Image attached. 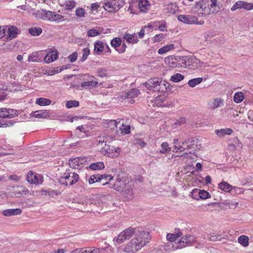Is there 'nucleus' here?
Returning a JSON list of instances; mask_svg holds the SVG:
<instances>
[{"instance_id": "58836bf2", "label": "nucleus", "mask_w": 253, "mask_h": 253, "mask_svg": "<svg viewBox=\"0 0 253 253\" xmlns=\"http://www.w3.org/2000/svg\"><path fill=\"white\" fill-rule=\"evenodd\" d=\"M51 103V100L44 98H40L36 101V103L41 106L48 105Z\"/></svg>"}, {"instance_id": "0e129e2a", "label": "nucleus", "mask_w": 253, "mask_h": 253, "mask_svg": "<svg viewBox=\"0 0 253 253\" xmlns=\"http://www.w3.org/2000/svg\"><path fill=\"white\" fill-rule=\"evenodd\" d=\"M7 27H0V39L6 35V31Z\"/></svg>"}, {"instance_id": "f3484780", "label": "nucleus", "mask_w": 253, "mask_h": 253, "mask_svg": "<svg viewBox=\"0 0 253 253\" xmlns=\"http://www.w3.org/2000/svg\"><path fill=\"white\" fill-rule=\"evenodd\" d=\"M91 78L93 79V80L82 83L81 86L84 88H91L96 86L98 84V81L93 76Z\"/></svg>"}, {"instance_id": "2f4dec72", "label": "nucleus", "mask_w": 253, "mask_h": 253, "mask_svg": "<svg viewBox=\"0 0 253 253\" xmlns=\"http://www.w3.org/2000/svg\"><path fill=\"white\" fill-rule=\"evenodd\" d=\"M122 42L121 38L119 37L115 38L111 40V44L112 47H113L116 51H117V49H118L121 45V43Z\"/></svg>"}, {"instance_id": "20e7f679", "label": "nucleus", "mask_w": 253, "mask_h": 253, "mask_svg": "<svg viewBox=\"0 0 253 253\" xmlns=\"http://www.w3.org/2000/svg\"><path fill=\"white\" fill-rule=\"evenodd\" d=\"M181 63L185 67L191 69H197L201 67V61L193 56H184L181 58Z\"/></svg>"}, {"instance_id": "c85d7f7f", "label": "nucleus", "mask_w": 253, "mask_h": 253, "mask_svg": "<svg viewBox=\"0 0 253 253\" xmlns=\"http://www.w3.org/2000/svg\"><path fill=\"white\" fill-rule=\"evenodd\" d=\"M138 6L141 11L144 12L148 9L149 4L147 0H140Z\"/></svg>"}, {"instance_id": "774afa93", "label": "nucleus", "mask_w": 253, "mask_h": 253, "mask_svg": "<svg viewBox=\"0 0 253 253\" xmlns=\"http://www.w3.org/2000/svg\"><path fill=\"white\" fill-rule=\"evenodd\" d=\"M243 6V8L246 9L251 10L253 9V4L252 3H249L244 2Z\"/></svg>"}, {"instance_id": "412c9836", "label": "nucleus", "mask_w": 253, "mask_h": 253, "mask_svg": "<svg viewBox=\"0 0 253 253\" xmlns=\"http://www.w3.org/2000/svg\"><path fill=\"white\" fill-rule=\"evenodd\" d=\"M29 191L27 188L23 186L17 187L14 190L15 195L18 197H22L28 194Z\"/></svg>"}, {"instance_id": "423d86ee", "label": "nucleus", "mask_w": 253, "mask_h": 253, "mask_svg": "<svg viewBox=\"0 0 253 253\" xmlns=\"http://www.w3.org/2000/svg\"><path fill=\"white\" fill-rule=\"evenodd\" d=\"M177 19L179 21L187 24L203 25L204 23L203 20L198 21L196 16L191 15H180Z\"/></svg>"}, {"instance_id": "9d476101", "label": "nucleus", "mask_w": 253, "mask_h": 253, "mask_svg": "<svg viewBox=\"0 0 253 253\" xmlns=\"http://www.w3.org/2000/svg\"><path fill=\"white\" fill-rule=\"evenodd\" d=\"M98 146L101 147V153L104 155L109 157L113 156L114 149L111 148L110 146L106 144V141L99 140L98 143Z\"/></svg>"}, {"instance_id": "5701e85b", "label": "nucleus", "mask_w": 253, "mask_h": 253, "mask_svg": "<svg viewBox=\"0 0 253 253\" xmlns=\"http://www.w3.org/2000/svg\"><path fill=\"white\" fill-rule=\"evenodd\" d=\"M31 115L37 118H44L48 116V112L46 110H39L33 112Z\"/></svg>"}, {"instance_id": "13d9d810", "label": "nucleus", "mask_w": 253, "mask_h": 253, "mask_svg": "<svg viewBox=\"0 0 253 253\" xmlns=\"http://www.w3.org/2000/svg\"><path fill=\"white\" fill-rule=\"evenodd\" d=\"M98 76L104 77L106 76V70L103 68H99L97 71Z\"/></svg>"}, {"instance_id": "a878e982", "label": "nucleus", "mask_w": 253, "mask_h": 253, "mask_svg": "<svg viewBox=\"0 0 253 253\" xmlns=\"http://www.w3.org/2000/svg\"><path fill=\"white\" fill-rule=\"evenodd\" d=\"M77 5L76 2L74 0H69L65 1L64 5L67 10L72 11Z\"/></svg>"}, {"instance_id": "b1692460", "label": "nucleus", "mask_w": 253, "mask_h": 253, "mask_svg": "<svg viewBox=\"0 0 253 253\" xmlns=\"http://www.w3.org/2000/svg\"><path fill=\"white\" fill-rule=\"evenodd\" d=\"M209 5V0H201L196 2L195 8L201 9L203 11H205Z\"/></svg>"}, {"instance_id": "f8f14e48", "label": "nucleus", "mask_w": 253, "mask_h": 253, "mask_svg": "<svg viewBox=\"0 0 253 253\" xmlns=\"http://www.w3.org/2000/svg\"><path fill=\"white\" fill-rule=\"evenodd\" d=\"M27 180L28 182L31 184H41L42 182V179L41 176L32 171H30L28 173Z\"/></svg>"}, {"instance_id": "338daca9", "label": "nucleus", "mask_w": 253, "mask_h": 253, "mask_svg": "<svg viewBox=\"0 0 253 253\" xmlns=\"http://www.w3.org/2000/svg\"><path fill=\"white\" fill-rule=\"evenodd\" d=\"M71 253H87L86 250L84 248L76 249L72 251Z\"/></svg>"}, {"instance_id": "de8ad7c7", "label": "nucleus", "mask_w": 253, "mask_h": 253, "mask_svg": "<svg viewBox=\"0 0 253 253\" xmlns=\"http://www.w3.org/2000/svg\"><path fill=\"white\" fill-rule=\"evenodd\" d=\"M90 54V50L88 47L84 48L83 49V56L81 58L82 62H84Z\"/></svg>"}, {"instance_id": "aec40b11", "label": "nucleus", "mask_w": 253, "mask_h": 253, "mask_svg": "<svg viewBox=\"0 0 253 253\" xmlns=\"http://www.w3.org/2000/svg\"><path fill=\"white\" fill-rule=\"evenodd\" d=\"M58 57V53L56 51H52L48 53L44 58L45 63H49L55 60Z\"/></svg>"}, {"instance_id": "79ce46f5", "label": "nucleus", "mask_w": 253, "mask_h": 253, "mask_svg": "<svg viewBox=\"0 0 253 253\" xmlns=\"http://www.w3.org/2000/svg\"><path fill=\"white\" fill-rule=\"evenodd\" d=\"M125 183L121 178H117L116 183L114 184V188L117 191L121 190L125 185Z\"/></svg>"}, {"instance_id": "4c0bfd02", "label": "nucleus", "mask_w": 253, "mask_h": 253, "mask_svg": "<svg viewBox=\"0 0 253 253\" xmlns=\"http://www.w3.org/2000/svg\"><path fill=\"white\" fill-rule=\"evenodd\" d=\"M203 79L202 78H194L189 81L188 84L190 87H195L197 85L200 84Z\"/></svg>"}, {"instance_id": "7ed1b4c3", "label": "nucleus", "mask_w": 253, "mask_h": 253, "mask_svg": "<svg viewBox=\"0 0 253 253\" xmlns=\"http://www.w3.org/2000/svg\"><path fill=\"white\" fill-rule=\"evenodd\" d=\"M79 179V175L75 172H69L68 170L63 174L60 179V182L62 184L72 185Z\"/></svg>"}, {"instance_id": "7c9ffc66", "label": "nucleus", "mask_w": 253, "mask_h": 253, "mask_svg": "<svg viewBox=\"0 0 253 253\" xmlns=\"http://www.w3.org/2000/svg\"><path fill=\"white\" fill-rule=\"evenodd\" d=\"M102 180V176L97 174H93L90 176L88 179V183L90 184H93L95 182H99Z\"/></svg>"}, {"instance_id": "393cba45", "label": "nucleus", "mask_w": 253, "mask_h": 253, "mask_svg": "<svg viewBox=\"0 0 253 253\" xmlns=\"http://www.w3.org/2000/svg\"><path fill=\"white\" fill-rule=\"evenodd\" d=\"M238 242L243 247H247L249 244V238L246 235H241L238 238Z\"/></svg>"}, {"instance_id": "ea45409f", "label": "nucleus", "mask_w": 253, "mask_h": 253, "mask_svg": "<svg viewBox=\"0 0 253 253\" xmlns=\"http://www.w3.org/2000/svg\"><path fill=\"white\" fill-rule=\"evenodd\" d=\"M162 149L160 151L161 154H166L169 153L171 151V148L169 147L168 142H163L161 144Z\"/></svg>"}, {"instance_id": "0eeeda50", "label": "nucleus", "mask_w": 253, "mask_h": 253, "mask_svg": "<svg viewBox=\"0 0 253 253\" xmlns=\"http://www.w3.org/2000/svg\"><path fill=\"white\" fill-rule=\"evenodd\" d=\"M135 233V228L129 227L121 232L114 241L118 243H121L126 240H128Z\"/></svg>"}, {"instance_id": "864d4df0", "label": "nucleus", "mask_w": 253, "mask_h": 253, "mask_svg": "<svg viewBox=\"0 0 253 253\" xmlns=\"http://www.w3.org/2000/svg\"><path fill=\"white\" fill-rule=\"evenodd\" d=\"M100 34V33L95 29H91L87 32V35L88 37H93L98 36Z\"/></svg>"}, {"instance_id": "4be33fe9", "label": "nucleus", "mask_w": 253, "mask_h": 253, "mask_svg": "<svg viewBox=\"0 0 253 253\" xmlns=\"http://www.w3.org/2000/svg\"><path fill=\"white\" fill-rule=\"evenodd\" d=\"M139 93V91L138 89H131L127 92L126 98L131 99L130 103H133L134 101L132 99L136 97Z\"/></svg>"}, {"instance_id": "a211bd4d", "label": "nucleus", "mask_w": 253, "mask_h": 253, "mask_svg": "<svg viewBox=\"0 0 253 253\" xmlns=\"http://www.w3.org/2000/svg\"><path fill=\"white\" fill-rule=\"evenodd\" d=\"M233 132L232 129L230 128H222L215 130V134L219 137H223L226 135H231Z\"/></svg>"}, {"instance_id": "680f3d73", "label": "nucleus", "mask_w": 253, "mask_h": 253, "mask_svg": "<svg viewBox=\"0 0 253 253\" xmlns=\"http://www.w3.org/2000/svg\"><path fill=\"white\" fill-rule=\"evenodd\" d=\"M164 38V35L163 34H160L156 35L154 37L153 39L154 42H159L162 40Z\"/></svg>"}, {"instance_id": "f704fd0d", "label": "nucleus", "mask_w": 253, "mask_h": 253, "mask_svg": "<svg viewBox=\"0 0 253 253\" xmlns=\"http://www.w3.org/2000/svg\"><path fill=\"white\" fill-rule=\"evenodd\" d=\"M89 168L92 170L102 169L104 168V165L103 162H98L91 164L89 166Z\"/></svg>"}, {"instance_id": "bf43d9fd", "label": "nucleus", "mask_w": 253, "mask_h": 253, "mask_svg": "<svg viewBox=\"0 0 253 253\" xmlns=\"http://www.w3.org/2000/svg\"><path fill=\"white\" fill-rule=\"evenodd\" d=\"M126 43L124 42L121 43L119 48L117 49V51L120 53H124L126 51Z\"/></svg>"}, {"instance_id": "4d7b16f0", "label": "nucleus", "mask_w": 253, "mask_h": 253, "mask_svg": "<svg viewBox=\"0 0 253 253\" xmlns=\"http://www.w3.org/2000/svg\"><path fill=\"white\" fill-rule=\"evenodd\" d=\"M184 144H182V142L181 143L177 144V145H174V148L176 150V152H178V151L180 152L184 151L186 148L183 146Z\"/></svg>"}, {"instance_id": "473e14b6", "label": "nucleus", "mask_w": 253, "mask_h": 253, "mask_svg": "<svg viewBox=\"0 0 253 253\" xmlns=\"http://www.w3.org/2000/svg\"><path fill=\"white\" fill-rule=\"evenodd\" d=\"M194 192H198L200 198L202 199H206L210 197V194L207 191L204 190L195 189Z\"/></svg>"}, {"instance_id": "72a5a7b5", "label": "nucleus", "mask_w": 253, "mask_h": 253, "mask_svg": "<svg viewBox=\"0 0 253 253\" xmlns=\"http://www.w3.org/2000/svg\"><path fill=\"white\" fill-rule=\"evenodd\" d=\"M29 62H39L41 61L38 52H35L30 54L28 57Z\"/></svg>"}, {"instance_id": "5fc2aeb1", "label": "nucleus", "mask_w": 253, "mask_h": 253, "mask_svg": "<svg viewBox=\"0 0 253 253\" xmlns=\"http://www.w3.org/2000/svg\"><path fill=\"white\" fill-rule=\"evenodd\" d=\"M87 253H100V251L98 248L94 247H88L86 249Z\"/></svg>"}, {"instance_id": "6e6d98bb", "label": "nucleus", "mask_w": 253, "mask_h": 253, "mask_svg": "<svg viewBox=\"0 0 253 253\" xmlns=\"http://www.w3.org/2000/svg\"><path fill=\"white\" fill-rule=\"evenodd\" d=\"M78 57V53L77 52H74L72 54L68 56V58L71 62H74L76 61Z\"/></svg>"}, {"instance_id": "e433bc0d", "label": "nucleus", "mask_w": 253, "mask_h": 253, "mask_svg": "<svg viewBox=\"0 0 253 253\" xmlns=\"http://www.w3.org/2000/svg\"><path fill=\"white\" fill-rule=\"evenodd\" d=\"M29 32L32 36H37L42 33V30L40 27H32L29 29Z\"/></svg>"}, {"instance_id": "1a4fd4ad", "label": "nucleus", "mask_w": 253, "mask_h": 253, "mask_svg": "<svg viewBox=\"0 0 253 253\" xmlns=\"http://www.w3.org/2000/svg\"><path fill=\"white\" fill-rule=\"evenodd\" d=\"M36 17L45 20L52 21L51 18H54V13L50 11H46L42 9L41 11H37L35 13H33Z\"/></svg>"}, {"instance_id": "f257e3e1", "label": "nucleus", "mask_w": 253, "mask_h": 253, "mask_svg": "<svg viewBox=\"0 0 253 253\" xmlns=\"http://www.w3.org/2000/svg\"><path fill=\"white\" fill-rule=\"evenodd\" d=\"M151 240L149 232L138 231L126 245L124 251L126 253H135L149 243Z\"/></svg>"}, {"instance_id": "c756f323", "label": "nucleus", "mask_w": 253, "mask_h": 253, "mask_svg": "<svg viewBox=\"0 0 253 253\" xmlns=\"http://www.w3.org/2000/svg\"><path fill=\"white\" fill-rule=\"evenodd\" d=\"M94 47V52L97 54H100V53L103 51L104 49L103 43L101 41H99L95 43Z\"/></svg>"}, {"instance_id": "c03bdc74", "label": "nucleus", "mask_w": 253, "mask_h": 253, "mask_svg": "<svg viewBox=\"0 0 253 253\" xmlns=\"http://www.w3.org/2000/svg\"><path fill=\"white\" fill-rule=\"evenodd\" d=\"M183 79L184 76L183 75H182L181 74L177 73L171 77L170 81L174 83H177L182 81Z\"/></svg>"}, {"instance_id": "ddd939ff", "label": "nucleus", "mask_w": 253, "mask_h": 253, "mask_svg": "<svg viewBox=\"0 0 253 253\" xmlns=\"http://www.w3.org/2000/svg\"><path fill=\"white\" fill-rule=\"evenodd\" d=\"M17 116V110L5 108H0V117L12 118Z\"/></svg>"}, {"instance_id": "a18cd8bd", "label": "nucleus", "mask_w": 253, "mask_h": 253, "mask_svg": "<svg viewBox=\"0 0 253 253\" xmlns=\"http://www.w3.org/2000/svg\"><path fill=\"white\" fill-rule=\"evenodd\" d=\"M165 62L171 68H174L177 66V62L174 61L172 57H168L165 60Z\"/></svg>"}, {"instance_id": "8fccbe9b", "label": "nucleus", "mask_w": 253, "mask_h": 253, "mask_svg": "<svg viewBox=\"0 0 253 253\" xmlns=\"http://www.w3.org/2000/svg\"><path fill=\"white\" fill-rule=\"evenodd\" d=\"M85 11L83 8H78L76 10V15L80 18L85 16Z\"/></svg>"}, {"instance_id": "e2e57ef3", "label": "nucleus", "mask_w": 253, "mask_h": 253, "mask_svg": "<svg viewBox=\"0 0 253 253\" xmlns=\"http://www.w3.org/2000/svg\"><path fill=\"white\" fill-rule=\"evenodd\" d=\"M167 239L168 241H169L170 242H173L176 239V238L174 233H169L167 235Z\"/></svg>"}, {"instance_id": "603ef678", "label": "nucleus", "mask_w": 253, "mask_h": 253, "mask_svg": "<svg viewBox=\"0 0 253 253\" xmlns=\"http://www.w3.org/2000/svg\"><path fill=\"white\" fill-rule=\"evenodd\" d=\"M223 100H222L220 98H215V99H214L213 101L212 102V109H215V108H217V107H218L220 105V103L221 102H222Z\"/></svg>"}, {"instance_id": "9b49d317", "label": "nucleus", "mask_w": 253, "mask_h": 253, "mask_svg": "<svg viewBox=\"0 0 253 253\" xmlns=\"http://www.w3.org/2000/svg\"><path fill=\"white\" fill-rule=\"evenodd\" d=\"M160 83H161V79L154 78L149 80L148 82L144 84V85L149 90L157 91Z\"/></svg>"}, {"instance_id": "cd10ccee", "label": "nucleus", "mask_w": 253, "mask_h": 253, "mask_svg": "<svg viewBox=\"0 0 253 253\" xmlns=\"http://www.w3.org/2000/svg\"><path fill=\"white\" fill-rule=\"evenodd\" d=\"M174 45L173 44H169L166 45L160 49H159L158 52L160 54H163L167 52L170 51L174 49Z\"/></svg>"}, {"instance_id": "49530a36", "label": "nucleus", "mask_w": 253, "mask_h": 253, "mask_svg": "<svg viewBox=\"0 0 253 253\" xmlns=\"http://www.w3.org/2000/svg\"><path fill=\"white\" fill-rule=\"evenodd\" d=\"M79 106V102L76 100H70L66 102V107L67 108L77 107Z\"/></svg>"}, {"instance_id": "4468645a", "label": "nucleus", "mask_w": 253, "mask_h": 253, "mask_svg": "<svg viewBox=\"0 0 253 253\" xmlns=\"http://www.w3.org/2000/svg\"><path fill=\"white\" fill-rule=\"evenodd\" d=\"M6 33H7L6 38L8 40H11L16 37L18 34V29L16 27L13 26H6Z\"/></svg>"}, {"instance_id": "39448f33", "label": "nucleus", "mask_w": 253, "mask_h": 253, "mask_svg": "<svg viewBox=\"0 0 253 253\" xmlns=\"http://www.w3.org/2000/svg\"><path fill=\"white\" fill-rule=\"evenodd\" d=\"M124 2V0H109L104 3L103 7L109 12H115L122 7Z\"/></svg>"}, {"instance_id": "dca6fc26", "label": "nucleus", "mask_w": 253, "mask_h": 253, "mask_svg": "<svg viewBox=\"0 0 253 253\" xmlns=\"http://www.w3.org/2000/svg\"><path fill=\"white\" fill-rule=\"evenodd\" d=\"M123 39L128 43H136L138 42V39L136 34H130L125 33Z\"/></svg>"}, {"instance_id": "69168bd1", "label": "nucleus", "mask_w": 253, "mask_h": 253, "mask_svg": "<svg viewBox=\"0 0 253 253\" xmlns=\"http://www.w3.org/2000/svg\"><path fill=\"white\" fill-rule=\"evenodd\" d=\"M222 238L221 236L218 234V235H211L210 239L212 241H215L217 240H220Z\"/></svg>"}, {"instance_id": "052dcab7", "label": "nucleus", "mask_w": 253, "mask_h": 253, "mask_svg": "<svg viewBox=\"0 0 253 253\" xmlns=\"http://www.w3.org/2000/svg\"><path fill=\"white\" fill-rule=\"evenodd\" d=\"M161 83L164 84L165 87H166V92L171 90L172 86L169 83L161 79Z\"/></svg>"}, {"instance_id": "f03ea898", "label": "nucleus", "mask_w": 253, "mask_h": 253, "mask_svg": "<svg viewBox=\"0 0 253 253\" xmlns=\"http://www.w3.org/2000/svg\"><path fill=\"white\" fill-rule=\"evenodd\" d=\"M151 240L149 232L138 231L126 245L124 251L126 253H135L149 243Z\"/></svg>"}, {"instance_id": "c9c22d12", "label": "nucleus", "mask_w": 253, "mask_h": 253, "mask_svg": "<svg viewBox=\"0 0 253 253\" xmlns=\"http://www.w3.org/2000/svg\"><path fill=\"white\" fill-rule=\"evenodd\" d=\"M245 97L243 93L242 92H236L234 95V101L237 103H241L244 99Z\"/></svg>"}, {"instance_id": "37998d69", "label": "nucleus", "mask_w": 253, "mask_h": 253, "mask_svg": "<svg viewBox=\"0 0 253 253\" xmlns=\"http://www.w3.org/2000/svg\"><path fill=\"white\" fill-rule=\"evenodd\" d=\"M119 129L121 130L122 133L128 134L130 132V127L129 126H126L122 123L120 126H119Z\"/></svg>"}, {"instance_id": "2eb2a0df", "label": "nucleus", "mask_w": 253, "mask_h": 253, "mask_svg": "<svg viewBox=\"0 0 253 253\" xmlns=\"http://www.w3.org/2000/svg\"><path fill=\"white\" fill-rule=\"evenodd\" d=\"M177 9L178 7L175 3H170L167 5L166 7L164 9V11L167 15H170L175 14Z\"/></svg>"}, {"instance_id": "a19ab883", "label": "nucleus", "mask_w": 253, "mask_h": 253, "mask_svg": "<svg viewBox=\"0 0 253 253\" xmlns=\"http://www.w3.org/2000/svg\"><path fill=\"white\" fill-rule=\"evenodd\" d=\"M194 139L193 138H190L188 140H185L182 142V144H186L187 148L186 149H191L193 148L194 146Z\"/></svg>"}, {"instance_id": "3c124183", "label": "nucleus", "mask_w": 253, "mask_h": 253, "mask_svg": "<svg viewBox=\"0 0 253 253\" xmlns=\"http://www.w3.org/2000/svg\"><path fill=\"white\" fill-rule=\"evenodd\" d=\"M244 1H239L236 2L234 5L231 7V9L232 11H235L238 8H243L244 6Z\"/></svg>"}, {"instance_id": "6e6552de", "label": "nucleus", "mask_w": 253, "mask_h": 253, "mask_svg": "<svg viewBox=\"0 0 253 253\" xmlns=\"http://www.w3.org/2000/svg\"><path fill=\"white\" fill-rule=\"evenodd\" d=\"M86 161L84 157H77L69 160V166L74 169H81L83 164Z\"/></svg>"}, {"instance_id": "6ab92c4d", "label": "nucleus", "mask_w": 253, "mask_h": 253, "mask_svg": "<svg viewBox=\"0 0 253 253\" xmlns=\"http://www.w3.org/2000/svg\"><path fill=\"white\" fill-rule=\"evenodd\" d=\"M22 211L20 209H7L2 211V213L4 216H10L20 214Z\"/></svg>"}, {"instance_id": "09e8293b", "label": "nucleus", "mask_w": 253, "mask_h": 253, "mask_svg": "<svg viewBox=\"0 0 253 253\" xmlns=\"http://www.w3.org/2000/svg\"><path fill=\"white\" fill-rule=\"evenodd\" d=\"M187 235L183 236L180 241L178 242V244L180 248H183L189 246V244L188 243H187Z\"/></svg>"}, {"instance_id": "bb28decb", "label": "nucleus", "mask_w": 253, "mask_h": 253, "mask_svg": "<svg viewBox=\"0 0 253 253\" xmlns=\"http://www.w3.org/2000/svg\"><path fill=\"white\" fill-rule=\"evenodd\" d=\"M218 188L225 192H230L232 190V187L227 182L222 181L218 184Z\"/></svg>"}]
</instances>
